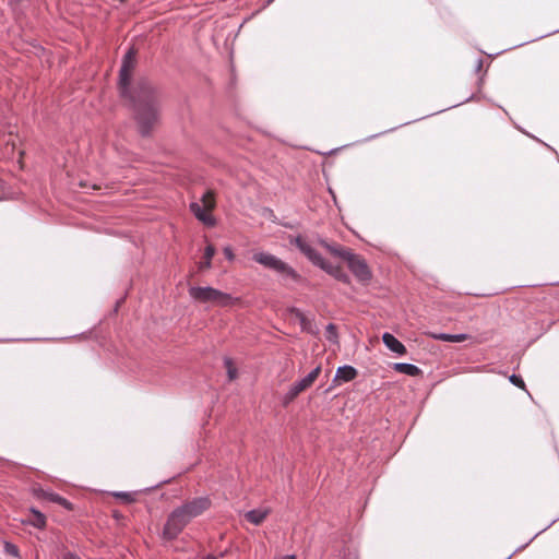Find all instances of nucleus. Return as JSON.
I'll use <instances>...</instances> for the list:
<instances>
[{
    "label": "nucleus",
    "mask_w": 559,
    "mask_h": 559,
    "mask_svg": "<svg viewBox=\"0 0 559 559\" xmlns=\"http://www.w3.org/2000/svg\"><path fill=\"white\" fill-rule=\"evenodd\" d=\"M135 50L130 48L122 59L119 71V91L133 108L139 132L143 136L151 134L159 121V98L156 90L146 79H139L131 86V74L135 68Z\"/></svg>",
    "instance_id": "f257e3e1"
},
{
    "label": "nucleus",
    "mask_w": 559,
    "mask_h": 559,
    "mask_svg": "<svg viewBox=\"0 0 559 559\" xmlns=\"http://www.w3.org/2000/svg\"><path fill=\"white\" fill-rule=\"evenodd\" d=\"M289 242L296 246L302 254L316 266L332 275L335 280L349 284L350 277L340 265H333L326 261L314 248H312L301 236L292 237Z\"/></svg>",
    "instance_id": "f03ea898"
},
{
    "label": "nucleus",
    "mask_w": 559,
    "mask_h": 559,
    "mask_svg": "<svg viewBox=\"0 0 559 559\" xmlns=\"http://www.w3.org/2000/svg\"><path fill=\"white\" fill-rule=\"evenodd\" d=\"M253 261L270 269L282 276L284 281L290 280L293 282H300L301 276L286 262L281 260L274 254L269 252L260 251L252 255Z\"/></svg>",
    "instance_id": "7ed1b4c3"
},
{
    "label": "nucleus",
    "mask_w": 559,
    "mask_h": 559,
    "mask_svg": "<svg viewBox=\"0 0 559 559\" xmlns=\"http://www.w3.org/2000/svg\"><path fill=\"white\" fill-rule=\"evenodd\" d=\"M189 296L201 304H212L216 306L226 307L238 301V298H234L231 295L221 292L211 286H191L189 287Z\"/></svg>",
    "instance_id": "20e7f679"
},
{
    "label": "nucleus",
    "mask_w": 559,
    "mask_h": 559,
    "mask_svg": "<svg viewBox=\"0 0 559 559\" xmlns=\"http://www.w3.org/2000/svg\"><path fill=\"white\" fill-rule=\"evenodd\" d=\"M215 206V199L212 191H206L200 202H192L190 203V211L193 213V215L202 222L206 226H214L215 225V218L211 214V211Z\"/></svg>",
    "instance_id": "39448f33"
},
{
    "label": "nucleus",
    "mask_w": 559,
    "mask_h": 559,
    "mask_svg": "<svg viewBox=\"0 0 559 559\" xmlns=\"http://www.w3.org/2000/svg\"><path fill=\"white\" fill-rule=\"evenodd\" d=\"M191 522L180 507L176 508L168 515L164 525L163 537L173 540L183 531V528Z\"/></svg>",
    "instance_id": "423d86ee"
},
{
    "label": "nucleus",
    "mask_w": 559,
    "mask_h": 559,
    "mask_svg": "<svg viewBox=\"0 0 559 559\" xmlns=\"http://www.w3.org/2000/svg\"><path fill=\"white\" fill-rule=\"evenodd\" d=\"M345 261L347 262V266L350 272L359 282L368 283L371 280V271L362 257L352 251Z\"/></svg>",
    "instance_id": "0eeeda50"
},
{
    "label": "nucleus",
    "mask_w": 559,
    "mask_h": 559,
    "mask_svg": "<svg viewBox=\"0 0 559 559\" xmlns=\"http://www.w3.org/2000/svg\"><path fill=\"white\" fill-rule=\"evenodd\" d=\"M211 507V500L209 497H198L187 501L180 506L181 510L192 521L194 518L201 515Z\"/></svg>",
    "instance_id": "6e6552de"
},
{
    "label": "nucleus",
    "mask_w": 559,
    "mask_h": 559,
    "mask_svg": "<svg viewBox=\"0 0 559 559\" xmlns=\"http://www.w3.org/2000/svg\"><path fill=\"white\" fill-rule=\"evenodd\" d=\"M357 370L353 366H341L336 369L333 382H349L357 377Z\"/></svg>",
    "instance_id": "1a4fd4ad"
},
{
    "label": "nucleus",
    "mask_w": 559,
    "mask_h": 559,
    "mask_svg": "<svg viewBox=\"0 0 559 559\" xmlns=\"http://www.w3.org/2000/svg\"><path fill=\"white\" fill-rule=\"evenodd\" d=\"M382 341L384 345L393 353L399 355L406 354V347L393 334L385 332L382 335Z\"/></svg>",
    "instance_id": "9d476101"
},
{
    "label": "nucleus",
    "mask_w": 559,
    "mask_h": 559,
    "mask_svg": "<svg viewBox=\"0 0 559 559\" xmlns=\"http://www.w3.org/2000/svg\"><path fill=\"white\" fill-rule=\"evenodd\" d=\"M319 243L324 247L329 252H331L333 255L343 259L344 261L348 258V255L352 253V250L348 248H345L340 245H331L328 241L321 239Z\"/></svg>",
    "instance_id": "9b49d317"
},
{
    "label": "nucleus",
    "mask_w": 559,
    "mask_h": 559,
    "mask_svg": "<svg viewBox=\"0 0 559 559\" xmlns=\"http://www.w3.org/2000/svg\"><path fill=\"white\" fill-rule=\"evenodd\" d=\"M269 513H270V509L260 508V509H254V510H250V511L246 512L245 518L248 522H250L254 525H260L266 519Z\"/></svg>",
    "instance_id": "f8f14e48"
},
{
    "label": "nucleus",
    "mask_w": 559,
    "mask_h": 559,
    "mask_svg": "<svg viewBox=\"0 0 559 559\" xmlns=\"http://www.w3.org/2000/svg\"><path fill=\"white\" fill-rule=\"evenodd\" d=\"M25 523L41 530L46 526V516L40 511L32 508Z\"/></svg>",
    "instance_id": "ddd939ff"
},
{
    "label": "nucleus",
    "mask_w": 559,
    "mask_h": 559,
    "mask_svg": "<svg viewBox=\"0 0 559 559\" xmlns=\"http://www.w3.org/2000/svg\"><path fill=\"white\" fill-rule=\"evenodd\" d=\"M394 370L400 373H404V374H407L411 377H416L421 372L420 369L416 365L407 364V362H396L394 365Z\"/></svg>",
    "instance_id": "4468645a"
},
{
    "label": "nucleus",
    "mask_w": 559,
    "mask_h": 559,
    "mask_svg": "<svg viewBox=\"0 0 559 559\" xmlns=\"http://www.w3.org/2000/svg\"><path fill=\"white\" fill-rule=\"evenodd\" d=\"M320 372H321V367L318 366L313 370H311L306 377H304L302 379H300L297 382L300 384L301 389L307 390L308 388H310L313 384V382L319 377Z\"/></svg>",
    "instance_id": "2eb2a0df"
},
{
    "label": "nucleus",
    "mask_w": 559,
    "mask_h": 559,
    "mask_svg": "<svg viewBox=\"0 0 559 559\" xmlns=\"http://www.w3.org/2000/svg\"><path fill=\"white\" fill-rule=\"evenodd\" d=\"M433 338L438 340V341H443V342L459 343V342L466 341L468 338V335L467 334H463V333L462 334L440 333V334H435Z\"/></svg>",
    "instance_id": "dca6fc26"
},
{
    "label": "nucleus",
    "mask_w": 559,
    "mask_h": 559,
    "mask_svg": "<svg viewBox=\"0 0 559 559\" xmlns=\"http://www.w3.org/2000/svg\"><path fill=\"white\" fill-rule=\"evenodd\" d=\"M215 254V248L212 245H209L205 247L204 250V261L200 262L199 267L200 270L210 269L212 265V258Z\"/></svg>",
    "instance_id": "f3484780"
},
{
    "label": "nucleus",
    "mask_w": 559,
    "mask_h": 559,
    "mask_svg": "<svg viewBox=\"0 0 559 559\" xmlns=\"http://www.w3.org/2000/svg\"><path fill=\"white\" fill-rule=\"evenodd\" d=\"M45 497L49 501L56 502V503L62 506L67 510H72L73 509L72 503L69 500H67L66 498L59 496L58 493L48 492V493H45Z\"/></svg>",
    "instance_id": "a211bd4d"
},
{
    "label": "nucleus",
    "mask_w": 559,
    "mask_h": 559,
    "mask_svg": "<svg viewBox=\"0 0 559 559\" xmlns=\"http://www.w3.org/2000/svg\"><path fill=\"white\" fill-rule=\"evenodd\" d=\"M305 390L301 389L300 384L298 382H295L289 390L287 391L285 395V402H292L294 399H296L301 392Z\"/></svg>",
    "instance_id": "6ab92c4d"
},
{
    "label": "nucleus",
    "mask_w": 559,
    "mask_h": 559,
    "mask_svg": "<svg viewBox=\"0 0 559 559\" xmlns=\"http://www.w3.org/2000/svg\"><path fill=\"white\" fill-rule=\"evenodd\" d=\"M305 390L301 389L300 384L298 382H295L289 390L287 391L285 395V402H292L294 399H296L301 392Z\"/></svg>",
    "instance_id": "aec40b11"
},
{
    "label": "nucleus",
    "mask_w": 559,
    "mask_h": 559,
    "mask_svg": "<svg viewBox=\"0 0 559 559\" xmlns=\"http://www.w3.org/2000/svg\"><path fill=\"white\" fill-rule=\"evenodd\" d=\"M305 390L301 389L300 384L298 382H295L289 390L287 391L285 395V402H292L294 399H296L301 392Z\"/></svg>",
    "instance_id": "412c9836"
},
{
    "label": "nucleus",
    "mask_w": 559,
    "mask_h": 559,
    "mask_svg": "<svg viewBox=\"0 0 559 559\" xmlns=\"http://www.w3.org/2000/svg\"><path fill=\"white\" fill-rule=\"evenodd\" d=\"M305 390L301 389L300 384L298 382H295L289 390L287 391L285 395V402H292L294 399H296L301 392Z\"/></svg>",
    "instance_id": "4be33fe9"
},
{
    "label": "nucleus",
    "mask_w": 559,
    "mask_h": 559,
    "mask_svg": "<svg viewBox=\"0 0 559 559\" xmlns=\"http://www.w3.org/2000/svg\"><path fill=\"white\" fill-rule=\"evenodd\" d=\"M290 312L294 314V317L296 319H298L300 325H301V329L302 330H307L308 329V325L310 324L309 320L307 319V317L304 314V312L297 308H293L290 310Z\"/></svg>",
    "instance_id": "5701e85b"
},
{
    "label": "nucleus",
    "mask_w": 559,
    "mask_h": 559,
    "mask_svg": "<svg viewBox=\"0 0 559 559\" xmlns=\"http://www.w3.org/2000/svg\"><path fill=\"white\" fill-rule=\"evenodd\" d=\"M225 367L227 369V376L230 381L235 380L238 376L237 368L234 366L233 360L228 357L224 359Z\"/></svg>",
    "instance_id": "b1692460"
},
{
    "label": "nucleus",
    "mask_w": 559,
    "mask_h": 559,
    "mask_svg": "<svg viewBox=\"0 0 559 559\" xmlns=\"http://www.w3.org/2000/svg\"><path fill=\"white\" fill-rule=\"evenodd\" d=\"M336 328L334 324L330 323L326 326V337L328 340L334 342L336 340Z\"/></svg>",
    "instance_id": "393cba45"
},
{
    "label": "nucleus",
    "mask_w": 559,
    "mask_h": 559,
    "mask_svg": "<svg viewBox=\"0 0 559 559\" xmlns=\"http://www.w3.org/2000/svg\"><path fill=\"white\" fill-rule=\"evenodd\" d=\"M4 550L8 555H11V556H14V557H17L19 556V548L11 544V543H5L4 544Z\"/></svg>",
    "instance_id": "a878e982"
},
{
    "label": "nucleus",
    "mask_w": 559,
    "mask_h": 559,
    "mask_svg": "<svg viewBox=\"0 0 559 559\" xmlns=\"http://www.w3.org/2000/svg\"><path fill=\"white\" fill-rule=\"evenodd\" d=\"M509 379H510V382L513 383L514 385L524 389L525 384H524L523 379L520 376L512 374Z\"/></svg>",
    "instance_id": "bb28decb"
},
{
    "label": "nucleus",
    "mask_w": 559,
    "mask_h": 559,
    "mask_svg": "<svg viewBox=\"0 0 559 559\" xmlns=\"http://www.w3.org/2000/svg\"><path fill=\"white\" fill-rule=\"evenodd\" d=\"M115 496L117 498L124 500L126 502H132L134 500L130 492L120 491L116 492Z\"/></svg>",
    "instance_id": "cd10ccee"
},
{
    "label": "nucleus",
    "mask_w": 559,
    "mask_h": 559,
    "mask_svg": "<svg viewBox=\"0 0 559 559\" xmlns=\"http://www.w3.org/2000/svg\"><path fill=\"white\" fill-rule=\"evenodd\" d=\"M224 254H225L227 260H229V261L234 260L235 255H234V252H233L230 247H225L224 248Z\"/></svg>",
    "instance_id": "c85d7f7f"
},
{
    "label": "nucleus",
    "mask_w": 559,
    "mask_h": 559,
    "mask_svg": "<svg viewBox=\"0 0 559 559\" xmlns=\"http://www.w3.org/2000/svg\"><path fill=\"white\" fill-rule=\"evenodd\" d=\"M63 559H81V558H80L78 555H75V554H71V552H69V554H67V555L63 557Z\"/></svg>",
    "instance_id": "c756f323"
},
{
    "label": "nucleus",
    "mask_w": 559,
    "mask_h": 559,
    "mask_svg": "<svg viewBox=\"0 0 559 559\" xmlns=\"http://www.w3.org/2000/svg\"><path fill=\"white\" fill-rule=\"evenodd\" d=\"M283 559H296V557L294 555H287Z\"/></svg>",
    "instance_id": "7c9ffc66"
},
{
    "label": "nucleus",
    "mask_w": 559,
    "mask_h": 559,
    "mask_svg": "<svg viewBox=\"0 0 559 559\" xmlns=\"http://www.w3.org/2000/svg\"><path fill=\"white\" fill-rule=\"evenodd\" d=\"M204 559H217L215 556L207 555Z\"/></svg>",
    "instance_id": "2f4dec72"
}]
</instances>
